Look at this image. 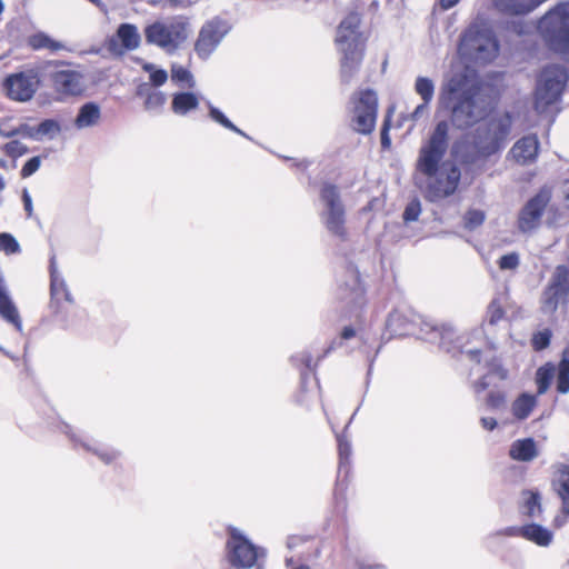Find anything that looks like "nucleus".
I'll return each mask as SVG.
<instances>
[{
  "label": "nucleus",
  "instance_id": "obj_21",
  "mask_svg": "<svg viewBox=\"0 0 569 569\" xmlns=\"http://www.w3.org/2000/svg\"><path fill=\"white\" fill-rule=\"evenodd\" d=\"M540 143L536 134H528L515 142L509 156L520 166H528L536 162L539 154Z\"/></svg>",
  "mask_w": 569,
  "mask_h": 569
},
{
  "label": "nucleus",
  "instance_id": "obj_33",
  "mask_svg": "<svg viewBox=\"0 0 569 569\" xmlns=\"http://www.w3.org/2000/svg\"><path fill=\"white\" fill-rule=\"evenodd\" d=\"M556 373V367L548 362L540 367L536 372V383L538 387V395H543L550 387L551 380Z\"/></svg>",
  "mask_w": 569,
  "mask_h": 569
},
{
  "label": "nucleus",
  "instance_id": "obj_58",
  "mask_svg": "<svg viewBox=\"0 0 569 569\" xmlns=\"http://www.w3.org/2000/svg\"><path fill=\"white\" fill-rule=\"evenodd\" d=\"M192 2L190 0H168L169 8H188Z\"/></svg>",
  "mask_w": 569,
  "mask_h": 569
},
{
  "label": "nucleus",
  "instance_id": "obj_30",
  "mask_svg": "<svg viewBox=\"0 0 569 569\" xmlns=\"http://www.w3.org/2000/svg\"><path fill=\"white\" fill-rule=\"evenodd\" d=\"M537 406V397L530 393H521L511 405V411L516 419L525 420Z\"/></svg>",
  "mask_w": 569,
  "mask_h": 569
},
{
  "label": "nucleus",
  "instance_id": "obj_26",
  "mask_svg": "<svg viewBox=\"0 0 569 569\" xmlns=\"http://www.w3.org/2000/svg\"><path fill=\"white\" fill-rule=\"evenodd\" d=\"M101 119V109L98 103L90 101L79 108L74 119V127L79 130L94 127Z\"/></svg>",
  "mask_w": 569,
  "mask_h": 569
},
{
  "label": "nucleus",
  "instance_id": "obj_20",
  "mask_svg": "<svg viewBox=\"0 0 569 569\" xmlns=\"http://www.w3.org/2000/svg\"><path fill=\"white\" fill-rule=\"evenodd\" d=\"M50 296L51 308L54 310V312H60L62 301L68 303L73 302L71 292L69 291L63 277L58 271L54 256H52L50 259Z\"/></svg>",
  "mask_w": 569,
  "mask_h": 569
},
{
  "label": "nucleus",
  "instance_id": "obj_2",
  "mask_svg": "<svg viewBox=\"0 0 569 569\" xmlns=\"http://www.w3.org/2000/svg\"><path fill=\"white\" fill-rule=\"evenodd\" d=\"M440 101L450 112L451 124L460 130L473 127L492 109L481 87L463 72L455 73L447 80L441 89Z\"/></svg>",
  "mask_w": 569,
  "mask_h": 569
},
{
  "label": "nucleus",
  "instance_id": "obj_12",
  "mask_svg": "<svg viewBox=\"0 0 569 569\" xmlns=\"http://www.w3.org/2000/svg\"><path fill=\"white\" fill-rule=\"evenodd\" d=\"M352 127L362 134L373 131L377 121L378 98L373 90H361L352 97Z\"/></svg>",
  "mask_w": 569,
  "mask_h": 569
},
{
  "label": "nucleus",
  "instance_id": "obj_8",
  "mask_svg": "<svg viewBox=\"0 0 569 569\" xmlns=\"http://www.w3.org/2000/svg\"><path fill=\"white\" fill-rule=\"evenodd\" d=\"M569 305V264H559L551 273L539 298V310L548 318L558 310L566 311Z\"/></svg>",
  "mask_w": 569,
  "mask_h": 569
},
{
  "label": "nucleus",
  "instance_id": "obj_48",
  "mask_svg": "<svg viewBox=\"0 0 569 569\" xmlns=\"http://www.w3.org/2000/svg\"><path fill=\"white\" fill-rule=\"evenodd\" d=\"M421 213V204L418 199L411 200L403 211V220L406 222L416 221Z\"/></svg>",
  "mask_w": 569,
  "mask_h": 569
},
{
  "label": "nucleus",
  "instance_id": "obj_22",
  "mask_svg": "<svg viewBox=\"0 0 569 569\" xmlns=\"http://www.w3.org/2000/svg\"><path fill=\"white\" fill-rule=\"evenodd\" d=\"M0 317H2L6 321L12 323L18 331L22 329V322L18 312L17 307L14 306L10 292L4 279L3 272L0 270Z\"/></svg>",
  "mask_w": 569,
  "mask_h": 569
},
{
  "label": "nucleus",
  "instance_id": "obj_62",
  "mask_svg": "<svg viewBox=\"0 0 569 569\" xmlns=\"http://www.w3.org/2000/svg\"><path fill=\"white\" fill-rule=\"evenodd\" d=\"M460 0H439V4L443 10L455 7Z\"/></svg>",
  "mask_w": 569,
  "mask_h": 569
},
{
  "label": "nucleus",
  "instance_id": "obj_54",
  "mask_svg": "<svg viewBox=\"0 0 569 569\" xmlns=\"http://www.w3.org/2000/svg\"><path fill=\"white\" fill-rule=\"evenodd\" d=\"M295 361H300L307 368V370H311L312 368V357L309 352H303L299 356L292 358Z\"/></svg>",
  "mask_w": 569,
  "mask_h": 569
},
{
  "label": "nucleus",
  "instance_id": "obj_17",
  "mask_svg": "<svg viewBox=\"0 0 569 569\" xmlns=\"http://www.w3.org/2000/svg\"><path fill=\"white\" fill-rule=\"evenodd\" d=\"M507 327L506 311L503 309L502 298L496 297L488 305L486 317L481 323L482 333L486 336L488 343L495 347V339L499 329Z\"/></svg>",
  "mask_w": 569,
  "mask_h": 569
},
{
  "label": "nucleus",
  "instance_id": "obj_14",
  "mask_svg": "<svg viewBox=\"0 0 569 569\" xmlns=\"http://www.w3.org/2000/svg\"><path fill=\"white\" fill-rule=\"evenodd\" d=\"M551 197V189L542 187L525 203L518 216V228L522 233L531 232L539 227L541 217Z\"/></svg>",
  "mask_w": 569,
  "mask_h": 569
},
{
  "label": "nucleus",
  "instance_id": "obj_64",
  "mask_svg": "<svg viewBox=\"0 0 569 569\" xmlns=\"http://www.w3.org/2000/svg\"><path fill=\"white\" fill-rule=\"evenodd\" d=\"M142 69H143L144 71H147V72H150V73H151L152 71H154V70H156V69H154V66H153L152 63H146V64L142 67Z\"/></svg>",
  "mask_w": 569,
  "mask_h": 569
},
{
  "label": "nucleus",
  "instance_id": "obj_60",
  "mask_svg": "<svg viewBox=\"0 0 569 569\" xmlns=\"http://www.w3.org/2000/svg\"><path fill=\"white\" fill-rule=\"evenodd\" d=\"M561 193L566 202V206L569 208V180L563 181V183L561 184Z\"/></svg>",
  "mask_w": 569,
  "mask_h": 569
},
{
  "label": "nucleus",
  "instance_id": "obj_41",
  "mask_svg": "<svg viewBox=\"0 0 569 569\" xmlns=\"http://www.w3.org/2000/svg\"><path fill=\"white\" fill-rule=\"evenodd\" d=\"M486 405L489 409L500 411L507 407V397L502 391H490L487 396Z\"/></svg>",
  "mask_w": 569,
  "mask_h": 569
},
{
  "label": "nucleus",
  "instance_id": "obj_23",
  "mask_svg": "<svg viewBox=\"0 0 569 569\" xmlns=\"http://www.w3.org/2000/svg\"><path fill=\"white\" fill-rule=\"evenodd\" d=\"M386 330L390 338L411 335L413 332V320L406 311L395 309L387 318Z\"/></svg>",
  "mask_w": 569,
  "mask_h": 569
},
{
  "label": "nucleus",
  "instance_id": "obj_50",
  "mask_svg": "<svg viewBox=\"0 0 569 569\" xmlns=\"http://www.w3.org/2000/svg\"><path fill=\"white\" fill-rule=\"evenodd\" d=\"M6 136L7 137L23 136V137H28L33 140H38L37 127H31L26 123L20 124L19 127L10 130L8 132V134H6Z\"/></svg>",
  "mask_w": 569,
  "mask_h": 569
},
{
  "label": "nucleus",
  "instance_id": "obj_59",
  "mask_svg": "<svg viewBox=\"0 0 569 569\" xmlns=\"http://www.w3.org/2000/svg\"><path fill=\"white\" fill-rule=\"evenodd\" d=\"M388 124L385 123L382 130H381V146L382 148H389L390 144H391V141H390V138H389V134H388Z\"/></svg>",
  "mask_w": 569,
  "mask_h": 569
},
{
  "label": "nucleus",
  "instance_id": "obj_16",
  "mask_svg": "<svg viewBox=\"0 0 569 569\" xmlns=\"http://www.w3.org/2000/svg\"><path fill=\"white\" fill-rule=\"evenodd\" d=\"M141 36L137 26L132 23H121L113 37L107 41L108 51L116 57H121L126 51H133L139 48Z\"/></svg>",
  "mask_w": 569,
  "mask_h": 569
},
{
  "label": "nucleus",
  "instance_id": "obj_3",
  "mask_svg": "<svg viewBox=\"0 0 569 569\" xmlns=\"http://www.w3.org/2000/svg\"><path fill=\"white\" fill-rule=\"evenodd\" d=\"M361 16L350 12L338 26L336 44L341 53L340 74L345 83H349L358 72L362 62L367 38L360 30Z\"/></svg>",
  "mask_w": 569,
  "mask_h": 569
},
{
  "label": "nucleus",
  "instance_id": "obj_34",
  "mask_svg": "<svg viewBox=\"0 0 569 569\" xmlns=\"http://www.w3.org/2000/svg\"><path fill=\"white\" fill-rule=\"evenodd\" d=\"M415 91L422 101L431 102L435 96V82L428 77L419 76L415 81Z\"/></svg>",
  "mask_w": 569,
  "mask_h": 569
},
{
  "label": "nucleus",
  "instance_id": "obj_32",
  "mask_svg": "<svg viewBox=\"0 0 569 569\" xmlns=\"http://www.w3.org/2000/svg\"><path fill=\"white\" fill-rule=\"evenodd\" d=\"M557 371V391L559 393L569 392V347L562 351L561 360L556 368Z\"/></svg>",
  "mask_w": 569,
  "mask_h": 569
},
{
  "label": "nucleus",
  "instance_id": "obj_19",
  "mask_svg": "<svg viewBox=\"0 0 569 569\" xmlns=\"http://www.w3.org/2000/svg\"><path fill=\"white\" fill-rule=\"evenodd\" d=\"M432 337L430 341L439 339V346L448 352L458 351L461 355H466L471 361L477 363L480 362V350L477 348H468L461 342V338L458 337L453 340L455 330L451 327L442 326L441 328H432Z\"/></svg>",
  "mask_w": 569,
  "mask_h": 569
},
{
  "label": "nucleus",
  "instance_id": "obj_27",
  "mask_svg": "<svg viewBox=\"0 0 569 569\" xmlns=\"http://www.w3.org/2000/svg\"><path fill=\"white\" fill-rule=\"evenodd\" d=\"M546 0H493L495 6L502 12L509 14H526Z\"/></svg>",
  "mask_w": 569,
  "mask_h": 569
},
{
  "label": "nucleus",
  "instance_id": "obj_13",
  "mask_svg": "<svg viewBox=\"0 0 569 569\" xmlns=\"http://www.w3.org/2000/svg\"><path fill=\"white\" fill-rule=\"evenodd\" d=\"M230 30V23L220 17H213L206 21L201 26L194 42L197 56L202 60L209 59Z\"/></svg>",
  "mask_w": 569,
  "mask_h": 569
},
{
  "label": "nucleus",
  "instance_id": "obj_43",
  "mask_svg": "<svg viewBox=\"0 0 569 569\" xmlns=\"http://www.w3.org/2000/svg\"><path fill=\"white\" fill-rule=\"evenodd\" d=\"M0 250L7 254L18 253L20 246L16 238L10 233H0Z\"/></svg>",
  "mask_w": 569,
  "mask_h": 569
},
{
  "label": "nucleus",
  "instance_id": "obj_37",
  "mask_svg": "<svg viewBox=\"0 0 569 569\" xmlns=\"http://www.w3.org/2000/svg\"><path fill=\"white\" fill-rule=\"evenodd\" d=\"M338 452H339V473L349 466V459L351 456V445L345 437V435L337 436Z\"/></svg>",
  "mask_w": 569,
  "mask_h": 569
},
{
  "label": "nucleus",
  "instance_id": "obj_45",
  "mask_svg": "<svg viewBox=\"0 0 569 569\" xmlns=\"http://www.w3.org/2000/svg\"><path fill=\"white\" fill-rule=\"evenodd\" d=\"M82 447L96 453L104 463L112 462L119 456V452L116 450L104 448H91L87 442H82Z\"/></svg>",
  "mask_w": 569,
  "mask_h": 569
},
{
  "label": "nucleus",
  "instance_id": "obj_15",
  "mask_svg": "<svg viewBox=\"0 0 569 569\" xmlns=\"http://www.w3.org/2000/svg\"><path fill=\"white\" fill-rule=\"evenodd\" d=\"M337 296L350 306H360L363 302L365 290L355 266L348 264L339 276Z\"/></svg>",
  "mask_w": 569,
  "mask_h": 569
},
{
  "label": "nucleus",
  "instance_id": "obj_46",
  "mask_svg": "<svg viewBox=\"0 0 569 569\" xmlns=\"http://www.w3.org/2000/svg\"><path fill=\"white\" fill-rule=\"evenodd\" d=\"M3 150L11 158H19L29 151L28 147L19 140H12L6 143Z\"/></svg>",
  "mask_w": 569,
  "mask_h": 569
},
{
  "label": "nucleus",
  "instance_id": "obj_18",
  "mask_svg": "<svg viewBox=\"0 0 569 569\" xmlns=\"http://www.w3.org/2000/svg\"><path fill=\"white\" fill-rule=\"evenodd\" d=\"M50 79L54 91L62 96L74 97L84 91L83 76L77 70H56L50 74Z\"/></svg>",
  "mask_w": 569,
  "mask_h": 569
},
{
  "label": "nucleus",
  "instance_id": "obj_4",
  "mask_svg": "<svg viewBox=\"0 0 569 569\" xmlns=\"http://www.w3.org/2000/svg\"><path fill=\"white\" fill-rule=\"evenodd\" d=\"M512 127L509 112L490 118L475 130L469 151L463 156L468 164H477L500 153L508 141Z\"/></svg>",
  "mask_w": 569,
  "mask_h": 569
},
{
  "label": "nucleus",
  "instance_id": "obj_52",
  "mask_svg": "<svg viewBox=\"0 0 569 569\" xmlns=\"http://www.w3.org/2000/svg\"><path fill=\"white\" fill-rule=\"evenodd\" d=\"M168 73L163 69H156L150 74V81L154 87H160L166 83Z\"/></svg>",
  "mask_w": 569,
  "mask_h": 569
},
{
  "label": "nucleus",
  "instance_id": "obj_36",
  "mask_svg": "<svg viewBox=\"0 0 569 569\" xmlns=\"http://www.w3.org/2000/svg\"><path fill=\"white\" fill-rule=\"evenodd\" d=\"M490 375H496L500 380L508 378V371L505 368L499 365H492L489 372L475 382L473 388L477 393L489 387L490 382L487 379Z\"/></svg>",
  "mask_w": 569,
  "mask_h": 569
},
{
  "label": "nucleus",
  "instance_id": "obj_10",
  "mask_svg": "<svg viewBox=\"0 0 569 569\" xmlns=\"http://www.w3.org/2000/svg\"><path fill=\"white\" fill-rule=\"evenodd\" d=\"M568 81L567 70L559 64L547 66L540 73L535 96V109L545 112L557 102Z\"/></svg>",
  "mask_w": 569,
  "mask_h": 569
},
{
  "label": "nucleus",
  "instance_id": "obj_5",
  "mask_svg": "<svg viewBox=\"0 0 569 569\" xmlns=\"http://www.w3.org/2000/svg\"><path fill=\"white\" fill-rule=\"evenodd\" d=\"M458 52L461 58L475 63H488L498 56L499 43L491 29L472 23L461 34Z\"/></svg>",
  "mask_w": 569,
  "mask_h": 569
},
{
  "label": "nucleus",
  "instance_id": "obj_28",
  "mask_svg": "<svg viewBox=\"0 0 569 569\" xmlns=\"http://www.w3.org/2000/svg\"><path fill=\"white\" fill-rule=\"evenodd\" d=\"M522 538L540 547H548L552 542L553 533L541 525L529 523L523 526Z\"/></svg>",
  "mask_w": 569,
  "mask_h": 569
},
{
  "label": "nucleus",
  "instance_id": "obj_53",
  "mask_svg": "<svg viewBox=\"0 0 569 569\" xmlns=\"http://www.w3.org/2000/svg\"><path fill=\"white\" fill-rule=\"evenodd\" d=\"M430 102L422 101L420 104H418L412 113L410 114L411 120L417 121L421 117L428 113Z\"/></svg>",
  "mask_w": 569,
  "mask_h": 569
},
{
  "label": "nucleus",
  "instance_id": "obj_25",
  "mask_svg": "<svg viewBox=\"0 0 569 569\" xmlns=\"http://www.w3.org/2000/svg\"><path fill=\"white\" fill-rule=\"evenodd\" d=\"M509 456L516 461H532L538 456L536 441L532 438L513 441L509 449Z\"/></svg>",
  "mask_w": 569,
  "mask_h": 569
},
{
  "label": "nucleus",
  "instance_id": "obj_24",
  "mask_svg": "<svg viewBox=\"0 0 569 569\" xmlns=\"http://www.w3.org/2000/svg\"><path fill=\"white\" fill-rule=\"evenodd\" d=\"M552 487L562 502V512L569 516V466L559 465L552 479Z\"/></svg>",
  "mask_w": 569,
  "mask_h": 569
},
{
  "label": "nucleus",
  "instance_id": "obj_40",
  "mask_svg": "<svg viewBox=\"0 0 569 569\" xmlns=\"http://www.w3.org/2000/svg\"><path fill=\"white\" fill-rule=\"evenodd\" d=\"M38 131V140L41 139L43 136H49L50 138H53L61 131V127L57 120L53 119H46L39 123L37 127Z\"/></svg>",
  "mask_w": 569,
  "mask_h": 569
},
{
  "label": "nucleus",
  "instance_id": "obj_44",
  "mask_svg": "<svg viewBox=\"0 0 569 569\" xmlns=\"http://www.w3.org/2000/svg\"><path fill=\"white\" fill-rule=\"evenodd\" d=\"M551 330L545 329L533 335L531 343L536 351H541L550 345Z\"/></svg>",
  "mask_w": 569,
  "mask_h": 569
},
{
  "label": "nucleus",
  "instance_id": "obj_55",
  "mask_svg": "<svg viewBox=\"0 0 569 569\" xmlns=\"http://www.w3.org/2000/svg\"><path fill=\"white\" fill-rule=\"evenodd\" d=\"M22 201H23V206H24V210L28 214V217H31L32 216V199L28 192L27 189L23 190L22 192Z\"/></svg>",
  "mask_w": 569,
  "mask_h": 569
},
{
  "label": "nucleus",
  "instance_id": "obj_9",
  "mask_svg": "<svg viewBox=\"0 0 569 569\" xmlns=\"http://www.w3.org/2000/svg\"><path fill=\"white\" fill-rule=\"evenodd\" d=\"M320 202L322 206L320 218L326 229L332 236L345 239L347 236L346 211L338 187L323 183L320 190Z\"/></svg>",
  "mask_w": 569,
  "mask_h": 569
},
{
  "label": "nucleus",
  "instance_id": "obj_39",
  "mask_svg": "<svg viewBox=\"0 0 569 569\" xmlns=\"http://www.w3.org/2000/svg\"><path fill=\"white\" fill-rule=\"evenodd\" d=\"M171 80L177 83H187L189 88L194 87V80L192 73L182 66L172 64L171 67Z\"/></svg>",
  "mask_w": 569,
  "mask_h": 569
},
{
  "label": "nucleus",
  "instance_id": "obj_31",
  "mask_svg": "<svg viewBox=\"0 0 569 569\" xmlns=\"http://www.w3.org/2000/svg\"><path fill=\"white\" fill-rule=\"evenodd\" d=\"M28 46L33 50L48 49L52 52L66 49V46L62 42L53 40L42 31L31 34L28 38Z\"/></svg>",
  "mask_w": 569,
  "mask_h": 569
},
{
  "label": "nucleus",
  "instance_id": "obj_7",
  "mask_svg": "<svg viewBox=\"0 0 569 569\" xmlns=\"http://www.w3.org/2000/svg\"><path fill=\"white\" fill-rule=\"evenodd\" d=\"M538 30L552 51L569 59V2L549 10L540 19Z\"/></svg>",
  "mask_w": 569,
  "mask_h": 569
},
{
  "label": "nucleus",
  "instance_id": "obj_11",
  "mask_svg": "<svg viewBox=\"0 0 569 569\" xmlns=\"http://www.w3.org/2000/svg\"><path fill=\"white\" fill-rule=\"evenodd\" d=\"M2 91L6 97L16 102H28L33 99L41 87V71L39 68H26L8 74L2 81Z\"/></svg>",
  "mask_w": 569,
  "mask_h": 569
},
{
  "label": "nucleus",
  "instance_id": "obj_6",
  "mask_svg": "<svg viewBox=\"0 0 569 569\" xmlns=\"http://www.w3.org/2000/svg\"><path fill=\"white\" fill-rule=\"evenodd\" d=\"M143 33L148 44L156 46L166 53L172 54L188 38L189 20L184 16L158 20L147 26Z\"/></svg>",
  "mask_w": 569,
  "mask_h": 569
},
{
  "label": "nucleus",
  "instance_id": "obj_63",
  "mask_svg": "<svg viewBox=\"0 0 569 569\" xmlns=\"http://www.w3.org/2000/svg\"><path fill=\"white\" fill-rule=\"evenodd\" d=\"M340 345H341V342H340V341L338 342V341L333 340V341L331 342L330 347L326 350L325 355H326V353H328V352H330L331 350L336 349V347H337V346H340Z\"/></svg>",
  "mask_w": 569,
  "mask_h": 569
},
{
  "label": "nucleus",
  "instance_id": "obj_51",
  "mask_svg": "<svg viewBox=\"0 0 569 569\" xmlns=\"http://www.w3.org/2000/svg\"><path fill=\"white\" fill-rule=\"evenodd\" d=\"M41 164V158L39 156L29 159L21 169V177L28 178L37 172Z\"/></svg>",
  "mask_w": 569,
  "mask_h": 569
},
{
  "label": "nucleus",
  "instance_id": "obj_47",
  "mask_svg": "<svg viewBox=\"0 0 569 569\" xmlns=\"http://www.w3.org/2000/svg\"><path fill=\"white\" fill-rule=\"evenodd\" d=\"M520 264V257L517 252L503 254L498 260V266L501 270H516Z\"/></svg>",
  "mask_w": 569,
  "mask_h": 569
},
{
  "label": "nucleus",
  "instance_id": "obj_35",
  "mask_svg": "<svg viewBox=\"0 0 569 569\" xmlns=\"http://www.w3.org/2000/svg\"><path fill=\"white\" fill-rule=\"evenodd\" d=\"M208 108L209 116L213 121L247 139H251L246 132L234 126L218 108L213 107L210 102H208Z\"/></svg>",
  "mask_w": 569,
  "mask_h": 569
},
{
  "label": "nucleus",
  "instance_id": "obj_42",
  "mask_svg": "<svg viewBox=\"0 0 569 569\" xmlns=\"http://www.w3.org/2000/svg\"><path fill=\"white\" fill-rule=\"evenodd\" d=\"M528 498L525 500L526 515L535 517L541 512L540 495L538 492H527Z\"/></svg>",
  "mask_w": 569,
  "mask_h": 569
},
{
  "label": "nucleus",
  "instance_id": "obj_61",
  "mask_svg": "<svg viewBox=\"0 0 569 569\" xmlns=\"http://www.w3.org/2000/svg\"><path fill=\"white\" fill-rule=\"evenodd\" d=\"M355 335H356V331L352 327H345L341 332L340 339L348 340V339L355 337Z\"/></svg>",
  "mask_w": 569,
  "mask_h": 569
},
{
  "label": "nucleus",
  "instance_id": "obj_57",
  "mask_svg": "<svg viewBox=\"0 0 569 569\" xmlns=\"http://www.w3.org/2000/svg\"><path fill=\"white\" fill-rule=\"evenodd\" d=\"M480 423L483 429L489 430V431L493 430L497 427V420L491 417L481 418Z\"/></svg>",
  "mask_w": 569,
  "mask_h": 569
},
{
  "label": "nucleus",
  "instance_id": "obj_29",
  "mask_svg": "<svg viewBox=\"0 0 569 569\" xmlns=\"http://www.w3.org/2000/svg\"><path fill=\"white\" fill-rule=\"evenodd\" d=\"M199 106L197 96L192 92H179L172 97L171 109L178 116H186Z\"/></svg>",
  "mask_w": 569,
  "mask_h": 569
},
{
  "label": "nucleus",
  "instance_id": "obj_38",
  "mask_svg": "<svg viewBox=\"0 0 569 569\" xmlns=\"http://www.w3.org/2000/svg\"><path fill=\"white\" fill-rule=\"evenodd\" d=\"M485 219H486V214L482 210H478V209L468 210L463 216V227L467 230L472 231V230L477 229L478 227H480L485 222Z\"/></svg>",
  "mask_w": 569,
  "mask_h": 569
},
{
  "label": "nucleus",
  "instance_id": "obj_56",
  "mask_svg": "<svg viewBox=\"0 0 569 569\" xmlns=\"http://www.w3.org/2000/svg\"><path fill=\"white\" fill-rule=\"evenodd\" d=\"M522 527H507L503 530H501L499 533L509 536V537H522Z\"/></svg>",
  "mask_w": 569,
  "mask_h": 569
},
{
  "label": "nucleus",
  "instance_id": "obj_1",
  "mask_svg": "<svg viewBox=\"0 0 569 569\" xmlns=\"http://www.w3.org/2000/svg\"><path fill=\"white\" fill-rule=\"evenodd\" d=\"M448 140L449 123L441 120L418 152L415 181L430 202H438L452 196L461 179V171L457 163L445 160Z\"/></svg>",
  "mask_w": 569,
  "mask_h": 569
},
{
  "label": "nucleus",
  "instance_id": "obj_49",
  "mask_svg": "<svg viewBox=\"0 0 569 569\" xmlns=\"http://www.w3.org/2000/svg\"><path fill=\"white\" fill-rule=\"evenodd\" d=\"M166 102V96L161 91L150 92L144 101V107L148 110H154L161 108Z\"/></svg>",
  "mask_w": 569,
  "mask_h": 569
}]
</instances>
